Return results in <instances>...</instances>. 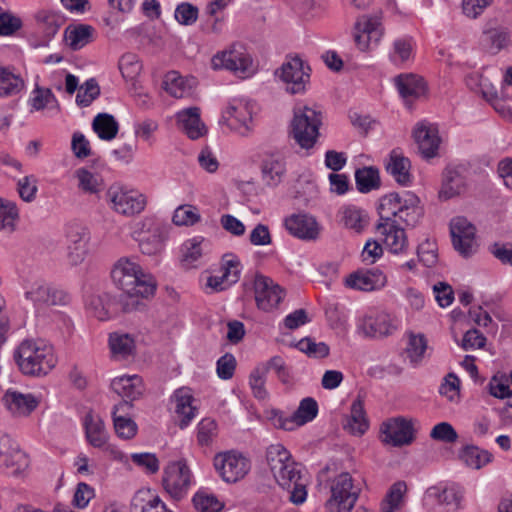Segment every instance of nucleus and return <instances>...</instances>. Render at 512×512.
<instances>
[{"label":"nucleus","instance_id":"1","mask_svg":"<svg viewBox=\"0 0 512 512\" xmlns=\"http://www.w3.org/2000/svg\"><path fill=\"white\" fill-rule=\"evenodd\" d=\"M377 211L379 221L375 229L386 247L394 254L405 252L408 240L399 223L414 228L421 222L424 208L419 197L410 191L392 192L380 198Z\"/></svg>","mask_w":512,"mask_h":512},{"label":"nucleus","instance_id":"2","mask_svg":"<svg viewBox=\"0 0 512 512\" xmlns=\"http://www.w3.org/2000/svg\"><path fill=\"white\" fill-rule=\"evenodd\" d=\"M14 358L20 371L28 376H45L57 364L52 345L40 339L21 342Z\"/></svg>","mask_w":512,"mask_h":512},{"label":"nucleus","instance_id":"3","mask_svg":"<svg viewBox=\"0 0 512 512\" xmlns=\"http://www.w3.org/2000/svg\"><path fill=\"white\" fill-rule=\"evenodd\" d=\"M111 278L124 293H138L142 299L153 297L157 287L154 277L129 258H121L114 264Z\"/></svg>","mask_w":512,"mask_h":512},{"label":"nucleus","instance_id":"4","mask_svg":"<svg viewBox=\"0 0 512 512\" xmlns=\"http://www.w3.org/2000/svg\"><path fill=\"white\" fill-rule=\"evenodd\" d=\"M330 497L325 503L326 512H351L361 488L354 484L348 472H342L330 480Z\"/></svg>","mask_w":512,"mask_h":512},{"label":"nucleus","instance_id":"5","mask_svg":"<svg viewBox=\"0 0 512 512\" xmlns=\"http://www.w3.org/2000/svg\"><path fill=\"white\" fill-rule=\"evenodd\" d=\"M322 124V113L308 106L296 107L291 122V133L296 143L304 149L314 146Z\"/></svg>","mask_w":512,"mask_h":512},{"label":"nucleus","instance_id":"6","mask_svg":"<svg viewBox=\"0 0 512 512\" xmlns=\"http://www.w3.org/2000/svg\"><path fill=\"white\" fill-rule=\"evenodd\" d=\"M266 461L280 486H289L291 481L299 477L300 464L292 459L282 444H272L267 448Z\"/></svg>","mask_w":512,"mask_h":512},{"label":"nucleus","instance_id":"7","mask_svg":"<svg viewBox=\"0 0 512 512\" xmlns=\"http://www.w3.org/2000/svg\"><path fill=\"white\" fill-rule=\"evenodd\" d=\"M253 61L246 48L239 43L231 45L228 50L217 53L212 58L214 69H227L240 77L253 73Z\"/></svg>","mask_w":512,"mask_h":512},{"label":"nucleus","instance_id":"8","mask_svg":"<svg viewBox=\"0 0 512 512\" xmlns=\"http://www.w3.org/2000/svg\"><path fill=\"white\" fill-rule=\"evenodd\" d=\"M25 298L32 302L37 311L50 306H64L70 301L69 295L64 290L45 281L34 282L26 290Z\"/></svg>","mask_w":512,"mask_h":512},{"label":"nucleus","instance_id":"9","mask_svg":"<svg viewBox=\"0 0 512 512\" xmlns=\"http://www.w3.org/2000/svg\"><path fill=\"white\" fill-rule=\"evenodd\" d=\"M214 467L223 481L236 483L250 470V461L241 453L226 451L214 457Z\"/></svg>","mask_w":512,"mask_h":512},{"label":"nucleus","instance_id":"10","mask_svg":"<svg viewBox=\"0 0 512 512\" xmlns=\"http://www.w3.org/2000/svg\"><path fill=\"white\" fill-rule=\"evenodd\" d=\"M380 432L383 443L393 447L407 446L415 440L414 421L402 416L383 422Z\"/></svg>","mask_w":512,"mask_h":512},{"label":"nucleus","instance_id":"11","mask_svg":"<svg viewBox=\"0 0 512 512\" xmlns=\"http://www.w3.org/2000/svg\"><path fill=\"white\" fill-rule=\"evenodd\" d=\"M165 491L174 499H181L191 484V471L185 460L169 463L162 479Z\"/></svg>","mask_w":512,"mask_h":512},{"label":"nucleus","instance_id":"12","mask_svg":"<svg viewBox=\"0 0 512 512\" xmlns=\"http://www.w3.org/2000/svg\"><path fill=\"white\" fill-rule=\"evenodd\" d=\"M253 289L257 307L265 312L277 308L285 296L284 290L277 283L260 273L255 275Z\"/></svg>","mask_w":512,"mask_h":512},{"label":"nucleus","instance_id":"13","mask_svg":"<svg viewBox=\"0 0 512 512\" xmlns=\"http://www.w3.org/2000/svg\"><path fill=\"white\" fill-rule=\"evenodd\" d=\"M450 234L454 249L463 257L475 252V226L465 217H455L450 221Z\"/></svg>","mask_w":512,"mask_h":512},{"label":"nucleus","instance_id":"14","mask_svg":"<svg viewBox=\"0 0 512 512\" xmlns=\"http://www.w3.org/2000/svg\"><path fill=\"white\" fill-rule=\"evenodd\" d=\"M310 68L304 67V62L299 57H293L284 62L276 75L287 84V91L291 94H298L305 91L306 84L309 82Z\"/></svg>","mask_w":512,"mask_h":512},{"label":"nucleus","instance_id":"15","mask_svg":"<svg viewBox=\"0 0 512 512\" xmlns=\"http://www.w3.org/2000/svg\"><path fill=\"white\" fill-rule=\"evenodd\" d=\"M107 198L113 209L123 215L140 213L145 205V197L137 191H125L120 187L112 186L107 191Z\"/></svg>","mask_w":512,"mask_h":512},{"label":"nucleus","instance_id":"16","mask_svg":"<svg viewBox=\"0 0 512 512\" xmlns=\"http://www.w3.org/2000/svg\"><path fill=\"white\" fill-rule=\"evenodd\" d=\"M360 328L367 337L383 338L398 329V321L393 315L381 311L365 316Z\"/></svg>","mask_w":512,"mask_h":512},{"label":"nucleus","instance_id":"17","mask_svg":"<svg viewBox=\"0 0 512 512\" xmlns=\"http://www.w3.org/2000/svg\"><path fill=\"white\" fill-rule=\"evenodd\" d=\"M413 138L424 159H431L437 155L441 139L434 125L418 123L413 130Z\"/></svg>","mask_w":512,"mask_h":512},{"label":"nucleus","instance_id":"18","mask_svg":"<svg viewBox=\"0 0 512 512\" xmlns=\"http://www.w3.org/2000/svg\"><path fill=\"white\" fill-rule=\"evenodd\" d=\"M288 232L302 240H316L320 234V227L316 219L306 213L292 214L284 221Z\"/></svg>","mask_w":512,"mask_h":512},{"label":"nucleus","instance_id":"19","mask_svg":"<svg viewBox=\"0 0 512 512\" xmlns=\"http://www.w3.org/2000/svg\"><path fill=\"white\" fill-rule=\"evenodd\" d=\"M356 34L354 36L356 45L361 51L367 49L370 42L377 43L382 36L380 18L377 16L363 15L355 23Z\"/></svg>","mask_w":512,"mask_h":512},{"label":"nucleus","instance_id":"20","mask_svg":"<svg viewBox=\"0 0 512 512\" xmlns=\"http://www.w3.org/2000/svg\"><path fill=\"white\" fill-rule=\"evenodd\" d=\"M6 409L17 417L30 415L39 405L40 400L31 393H21L15 390H7L2 398Z\"/></svg>","mask_w":512,"mask_h":512},{"label":"nucleus","instance_id":"21","mask_svg":"<svg viewBox=\"0 0 512 512\" xmlns=\"http://www.w3.org/2000/svg\"><path fill=\"white\" fill-rule=\"evenodd\" d=\"M222 118L231 128L239 130L241 135H247L250 131L249 123L252 121V110L247 102L233 100L227 106Z\"/></svg>","mask_w":512,"mask_h":512},{"label":"nucleus","instance_id":"22","mask_svg":"<svg viewBox=\"0 0 512 512\" xmlns=\"http://www.w3.org/2000/svg\"><path fill=\"white\" fill-rule=\"evenodd\" d=\"M386 282L385 274L377 268L356 271L345 281L347 287L367 292L383 288Z\"/></svg>","mask_w":512,"mask_h":512},{"label":"nucleus","instance_id":"23","mask_svg":"<svg viewBox=\"0 0 512 512\" xmlns=\"http://www.w3.org/2000/svg\"><path fill=\"white\" fill-rule=\"evenodd\" d=\"M395 85L408 106L413 100L423 96L427 90L424 79L412 73L398 75L395 78Z\"/></svg>","mask_w":512,"mask_h":512},{"label":"nucleus","instance_id":"24","mask_svg":"<svg viewBox=\"0 0 512 512\" xmlns=\"http://www.w3.org/2000/svg\"><path fill=\"white\" fill-rule=\"evenodd\" d=\"M177 121L186 135L192 140H196L207 133V128L201 121L200 109L198 107H190L178 112Z\"/></svg>","mask_w":512,"mask_h":512},{"label":"nucleus","instance_id":"25","mask_svg":"<svg viewBox=\"0 0 512 512\" xmlns=\"http://www.w3.org/2000/svg\"><path fill=\"white\" fill-rule=\"evenodd\" d=\"M83 425L86 439L91 446L103 448L107 444L109 436L105 429L104 422L99 415H96L93 411H89L83 419Z\"/></svg>","mask_w":512,"mask_h":512},{"label":"nucleus","instance_id":"26","mask_svg":"<svg viewBox=\"0 0 512 512\" xmlns=\"http://www.w3.org/2000/svg\"><path fill=\"white\" fill-rule=\"evenodd\" d=\"M411 163L397 150H392L386 163V171L391 174L396 182L402 186H408L412 182L410 174Z\"/></svg>","mask_w":512,"mask_h":512},{"label":"nucleus","instance_id":"27","mask_svg":"<svg viewBox=\"0 0 512 512\" xmlns=\"http://www.w3.org/2000/svg\"><path fill=\"white\" fill-rule=\"evenodd\" d=\"M481 44L490 54L496 55L510 46V32L500 26L485 29L481 36Z\"/></svg>","mask_w":512,"mask_h":512},{"label":"nucleus","instance_id":"28","mask_svg":"<svg viewBox=\"0 0 512 512\" xmlns=\"http://www.w3.org/2000/svg\"><path fill=\"white\" fill-rule=\"evenodd\" d=\"M166 234L159 224H152L147 231H143L139 238V248L145 255H156L164 246Z\"/></svg>","mask_w":512,"mask_h":512},{"label":"nucleus","instance_id":"29","mask_svg":"<svg viewBox=\"0 0 512 512\" xmlns=\"http://www.w3.org/2000/svg\"><path fill=\"white\" fill-rule=\"evenodd\" d=\"M131 406L130 402L122 400L114 406L112 411L115 432L123 439H131L137 433V425L131 418L124 415H118L119 412H126L129 410Z\"/></svg>","mask_w":512,"mask_h":512},{"label":"nucleus","instance_id":"30","mask_svg":"<svg viewBox=\"0 0 512 512\" xmlns=\"http://www.w3.org/2000/svg\"><path fill=\"white\" fill-rule=\"evenodd\" d=\"M110 386L123 400L130 403L142 394L141 378L137 375L115 378Z\"/></svg>","mask_w":512,"mask_h":512},{"label":"nucleus","instance_id":"31","mask_svg":"<svg viewBox=\"0 0 512 512\" xmlns=\"http://www.w3.org/2000/svg\"><path fill=\"white\" fill-rule=\"evenodd\" d=\"M173 400L175 401V412L181 417L179 426L183 429L195 416V407L192 406L193 397L189 390L181 388L175 391Z\"/></svg>","mask_w":512,"mask_h":512},{"label":"nucleus","instance_id":"32","mask_svg":"<svg viewBox=\"0 0 512 512\" xmlns=\"http://www.w3.org/2000/svg\"><path fill=\"white\" fill-rule=\"evenodd\" d=\"M131 512H173L158 497L150 495L149 491L137 492L131 501Z\"/></svg>","mask_w":512,"mask_h":512},{"label":"nucleus","instance_id":"33","mask_svg":"<svg viewBox=\"0 0 512 512\" xmlns=\"http://www.w3.org/2000/svg\"><path fill=\"white\" fill-rule=\"evenodd\" d=\"M465 187V177L456 168H446L443 173L439 197L445 200L459 195Z\"/></svg>","mask_w":512,"mask_h":512},{"label":"nucleus","instance_id":"34","mask_svg":"<svg viewBox=\"0 0 512 512\" xmlns=\"http://www.w3.org/2000/svg\"><path fill=\"white\" fill-rule=\"evenodd\" d=\"M368 427L363 403L360 399H357L351 405V414L346 424H344V429L353 435L361 436L367 431Z\"/></svg>","mask_w":512,"mask_h":512},{"label":"nucleus","instance_id":"35","mask_svg":"<svg viewBox=\"0 0 512 512\" xmlns=\"http://www.w3.org/2000/svg\"><path fill=\"white\" fill-rule=\"evenodd\" d=\"M92 128L101 140L111 141L119 131V124L113 115L99 113L92 122Z\"/></svg>","mask_w":512,"mask_h":512},{"label":"nucleus","instance_id":"36","mask_svg":"<svg viewBox=\"0 0 512 512\" xmlns=\"http://www.w3.org/2000/svg\"><path fill=\"white\" fill-rule=\"evenodd\" d=\"M356 188L361 193L378 189L381 185L379 170L374 166L359 168L355 171Z\"/></svg>","mask_w":512,"mask_h":512},{"label":"nucleus","instance_id":"37","mask_svg":"<svg viewBox=\"0 0 512 512\" xmlns=\"http://www.w3.org/2000/svg\"><path fill=\"white\" fill-rule=\"evenodd\" d=\"M29 104L32 109L36 111L43 110L45 108L57 110L60 109L59 102L51 89L41 87L38 84L35 85V88L32 91Z\"/></svg>","mask_w":512,"mask_h":512},{"label":"nucleus","instance_id":"38","mask_svg":"<svg viewBox=\"0 0 512 512\" xmlns=\"http://www.w3.org/2000/svg\"><path fill=\"white\" fill-rule=\"evenodd\" d=\"M88 306L99 320H106L115 315L117 309L114 307V297L108 293L90 297Z\"/></svg>","mask_w":512,"mask_h":512},{"label":"nucleus","instance_id":"39","mask_svg":"<svg viewBox=\"0 0 512 512\" xmlns=\"http://www.w3.org/2000/svg\"><path fill=\"white\" fill-rule=\"evenodd\" d=\"M94 29L90 25L79 24L65 30V38L74 51L83 48L91 42Z\"/></svg>","mask_w":512,"mask_h":512},{"label":"nucleus","instance_id":"40","mask_svg":"<svg viewBox=\"0 0 512 512\" xmlns=\"http://www.w3.org/2000/svg\"><path fill=\"white\" fill-rule=\"evenodd\" d=\"M285 173V165L282 160L273 156L266 158L262 163L263 180L268 186H277Z\"/></svg>","mask_w":512,"mask_h":512},{"label":"nucleus","instance_id":"41","mask_svg":"<svg viewBox=\"0 0 512 512\" xmlns=\"http://www.w3.org/2000/svg\"><path fill=\"white\" fill-rule=\"evenodd\" d=\"M109 346L112 354L122 359L131 356L135 351V341L129 334H110Z\"/></svg>","mask_w":512,"mask_h":512},{"label":"nucleus","instance_id":"42","mask_svg":"<svg viewBox=\"0 0 512 512\" xmlns=\"http://www.w3.org/2000/svg\"><path fill=\"white\" fill-rule=\"evenodd\" d=\"M66 245L87 248L90 233L87 227L78 222H69L64 229Z\"/></svg>","mask_w":512,"mask_h":512},{"label":"nucleus","instance_id":"43","mask_svg":"<svg viewBox=\"0 0 512 512\" xmlns=\"http://www.w3.org/2000/svg\"><path fill=\"white\" fill-rule=\"evenodd\" d=\"M464 463L473 469H480L491 461L492 455L476 446H466L460 453Z\"/></svg>","mask_w":512,"mask_h":512},{"label":"nucleus","instance_id":"44","mask_svg":"<svg viewBox=\"0 0 512 512\" xmlns=\"http://www.w3.org/2000/svg\"><path fill=\"white\" fill-rule=\"evenodd\" d=\"M115 315L122 313H131L134 311H143L146 304L138 293H122L118 298L114 297Z\"/></svg>","mask_w":512,"mask_h":512},{"label":"nucleus","instance_id":"45","mask_svg":"<svg viewBox=\"0 0 512 512\" xmlns=\"http://www.w3.org/2000/svg\"><path fill=\"white\" fill-rule=\"evenodd\" d=\"M426 350L427 340L425 336L423 334H410L405 351L413 366H417L421 363Z\"/></svg>","mask_w":512,"mask_h":512},{"label":"nucleus","instance_id":"46","mask_svg":"<svg viewBox=\"0 0 512 512\" xmlns=\"http://www.w3.org/2000/svg\"><path fill=\"white\" fill-rule=\"evenodd\" d=\"M342 221L347 228L360 232L368 224V216L364 210L356 206H347L342 211Z\"/></svg>","mask_w":512,"mask_h":512},{"label":"nucleus","instance_id":"47","mask_svg":"<svg viewBox=\"0 0 512 512\" xmlns=\"http://www.w3.org/2000/svg\"><path fill=\"white\" fill-rule=\"evenodd\" d=\"M318 414L317 401L312 397H306L300 401L299 407L293 413L297 427L311 422Z\"/></svg>","mask_w":512,"mask_h":512},{"label":"nucleus","instance_id":"48","mask_svg":"<svg viewBox=\"0 0 512 512\" xmlns=\"http://www.w3.org/2000/svg\"><path fill=\"white\" fill-rule=\"evenodd\" d=\"M37 19L41 23L42 30L47 37H53L57 34L65 22L64 16L54 11H41L37 14Z\"/></svg>","mask_w":512,"mask_h":512},{"label":"nucleus","instance_id":"49","mask_svg":"<svg viewBox=\"0 0 512 512\" xmlns=\"http://www.w3.org/2000/svg\"><path fill=\"white\" fill-rule=\"evenodd\" d=\"M75 175L78 179V187L85 193L96 194L102 188V181L99 175L92 173L86 168L76 170Z\"/></svg>","mask_w":512,"mask_h":512},{"label":"nucleus","instance_id":"50","mask_svg":"<svg viewBox=\"0 0 512 512\" xmlns=\"http://www.w3.org/2000/svg\"><path fill=\"white\" fill-rule=\"evenodd\" d=\"M296 347L307 356L316 359L326 358L330 353V348L325 342H316L310 337L301 339Z\"/></svg>","mask_w":512,"mask_h":512},{"label":"nucleus","instance_id":"51","mask_svg":"<svg viewBox=\"0 0 512 512\" xmlns=\"http://www.w3.org/2000/svg\"><path fill=\"white\" fill-rule=\"evenodd\" d=\"M201 216L193 205H181L174 211L172 221L177 226H192L199 222Z\"/></svg>","mask_w":512,"mask_h":512},{"label":"nucleus","instance_id":"52","mask_svg":"<svg viewBox=\"0 0 512 512\" xmlns=\"http://www.w3.org/2000/svg\"><path fill=\"white\" fill-rule=\"evenodd\" d=\"M3 466L12 469V473L18 475L28 467V458L18 446H15L3 457Z\"/></svg>","mask_w":512,"mask_h":512},{"label":"nucleus","instance_id":"53","mask_svg":"<svg viewBox=\"0 0 512 512\" xmlns=\"http://www.w3.org/2000/svg\"><path fill=\"white\" fill-rule=\"evenodd\" d=\"M100 95V87L94 78L88 79L80 87L76 96V103L80 107L89 106Z\"/></svg>","mask_w":512,"mask_h":512},{"label":"nucleus","instance_id":"54","mask_svg":"<svg viewBox=\"0 0 512 512\" xmlns=\"http://www.w3.org/2000/svg\"><path fill=\"white\" fill-rule=\"evenodd\" d=\"M23 81L5 68L0 69V96L16 94L21 90Z\"/></svg>","mask_w":512,"mask_h":512},{"label":"nucleus","instance_id":"55","mask_svg":"<svg viewBox=\"0 0 512 512\" xmlns=\"http://www.w3.org/2000/svg\"><path fill=\"white\" fill-rule=\"evenodd\" d=\"M163 88L175 98H182L187 92L186 81L176 71H171L166 74L163 81Z\"/></svg>","mask_w":512,"mask_h":512},{"label":"nucleus","instance_id":"56","mask_svg":"<svg viewBox=\"0 0 512 512\" xmlns=\"http://www.w3.org/2000/svg\"><path fill=\"white\" fill-rule=\"evenodd\" d=\"M142 69L138 57L133 53L124 54L119 60V70L127 80L135 79Z\"/></svg>","mask_w":512,"mask_h":512},{"label":"nucleus","instance_id":"57","mask_svg":"<svg viewBox=\"0 0 512 512\" xmlns=\"http://www.w3.org/2000/svg\"><path fill=\"white\" fill-rule=\"evenodd\" d=\"M221 273L226 277L227 285H232L239 280L240 277V261L232 255L226 254L222 259Z\"/></svg>","mask_w":512,"mask_h":512},{"label":"nucleus","instance_id":"58","mask_svg":"<svg viewBox=\"0 0 512 512\" xmlns=\"http://www.w3.org/2000/svg\"><path fill=\"white\" fill-rule=\"evenodd\" d=\"M18 210L14 203L0 198V230L13 231Z\"/></svg>","mask_w":512,"mask_h":512},{"label":"nucleus","instance_id":"59","mask_svg":"<svg viewBox=\"0 0 512 512\" xmlns=\"http://www.w3.org/2000/svg\"><path fill=\"white\" fill-rule=\"evenodd\" d=\"M267 368H261L257 366L250 374L249 384L253 391V394L258 399H265L267 391L265 390Z\"/></svg>","mask_w":512,"mask_h":512},{"label":"nucleus","instance_id":"60","mask_svg":"<svg viewBox=\"0 0 512 512\" xmlns=\"http://www.w3.org/2000/svg\"><path fill=\"white\" fill-rule=\"evenodd\" d=\"M198 14L199 10L195 5L182 2L177 5L174 16L181 25L190 26L197 21Z\"/></svg>","mask_w":512,"mask_h":512},{"label":"nucleus","instance_id":"61","mask_svg":"<svg viewBox=\"0 0 512 512\" xmlns=\"http://www.w3.org/2000/svg\"><path fill=\"white\" fill-rule=\"evenodd\" d=\"M430 437L444 443H454L458 439V434L450 423L441 422L432 428Z\"/></svg>","mask_w":512,"mask_h":512},{"label":"nucleus","instance_id":"62","mask_svg":"<svg viewBox=\"0 0 512 512\" xmlns=\"http://www.w3.org/2000/svg\"><path fill=\"white\" fill-rule=\"evenodd\" d=\"M283 488L289 490V500L295 504L300 505L305 502L307 498V490L306 484L302 479L301 469L299 470V477L295 478V480L291 481V484L282 486Z\"/></svg>","mask_w":512,"mask_h":512},{"label":"nucleus","instance_id":"63","mask_svg":"<svg viewBox=\"0 0 512 512\" xmlns=\"http://www.w3.org/2000/svg\"><path fill=\"white\" fill-rule=\"evenodd\" d=\"M193 503L199 512H219L223 508V504L216 497L203 493L195 494Z\"/></svg>","mask_w":512,"mask_h":512},{"label":"nucleus","instance_id":"64","mask_svg":"<svg viewBox=\"0 0 512 512\" xmlns=\"http://www.w3.org/2000/svg\"><path fill=\"white\" fill-rule=\"evenodd\" d=\"M436 244L426 239L417 247L419 261L427 267H432L437 262Z\"/></svg>","mask_w":512,"mask_h":512}]
</instances>
